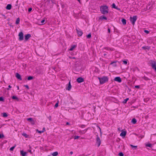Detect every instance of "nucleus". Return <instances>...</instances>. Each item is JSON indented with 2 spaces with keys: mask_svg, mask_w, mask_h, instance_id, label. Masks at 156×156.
<instances>
[{
  "mask_svg": "<svg viewBox=\"0 0 156 156\" xmlns=\"http://www.w3.org/2000/svg\"><path fill=\"white\" fill-rule=\"evenodd\" d=\"M24 86L26 88H27V89H29V87H28V85H25Z\"/></svg>",
  "mask_w": 156,
  "mask_h": 156,
  "instance_id": "47",
  "label": "nucleus"
},
{
  "mask_svg": "<svg viewBox=\"0 0 156 156\" xmlns=\"http://www.w3.org/2000/svg\"><path fill=\"white\" fill-rule=\"evenodd\" d=\"M70 154H73V152L72 151H71L70 152Z\"/></svg>",
  "mask_w": 156,
  "mask_h": 156,
  "instance_id": "52",
  "label": "nucleus"
},
{
  "mask_svg": "<svg viewBox=\"0 0 156 156\" xmlns=\"http://www.w3.org/2000/svg\"><path fill=\"white\" fill-rule=\"evenodd\" d=\"M105 49H107L108 50H111V49L108 48H105Z\"/></svg>",
  "mask_w": 156,
  "mask_h": 156,
  "instance_id": "48",
  "label": "nucleus"
},
{
  "mask_svg": "<svg viewBox=\"0 0 156 156\" xmlns=\"http://www.w3.org/2000/svg\"><path fill=\"white\" fill-rule=\"evenodd\" d=\"M127 102V98L125 99L124 101H123V103L124 104H125Z\"/></svg>",
  "mask_w": 156,
  "mask_h": 156,
  "instance_id": "40",
  "label": "nucleus"
},
{
  "mask_svg": "<svg viewBox=\"0 0 156 156\" xmlns=\"http://www.w3.org/2000/svg\"><path fill=\"white\" fill-rule=\"evenodd\" d=\"M4 101V99L2 97H0V101Z\"/></svg>",
  "mask_w": 156,
  "mask_h": 156,
  "instance_id": "38",
  "label": "nucleus"
},
{
  "mask_svg": "<svg viewBox=\"0 0 156 156\" xmlns=\"http://www.w3.org/2000/svg\"><path fill=\"white\" fill-rule=\"evenodd\" d=\"M69 122H66V125H69Z\"/></svg>",
  "mask_w": 156,
  "mask_h": 156,
  "instance_id": "51",
  "label": "nucleus"
},
{
  "mask_svg": "<svg viewBox=\"0 0 156 156\" xmlns=\"http://www.w3.org/2000/svg\"><path fill=\"white\" fill-rule=\"evenodd\" d=\"M128 90H129V91H131V90H130V89H129V88H128Z\"/></svg>",
  "mask_w": 156,
  "mask_h": 156,
  "instance_id": "58",
  "label": "nucleus"
},
{
  "mask_svg": "<svg viewBox=\"0 0 156 156\" xmlns=\"http://www.w3.org/2000/svg\"><path fill=\"white\" fill-rule=\"evenodd\" d=\"M98 78L99 80L100 83L101 84H103L106 82H107L108 80V77L107 76H103L101 78L98 77Z\"/></svg>",
  "mask_w": 156,
  "mask_h": 156,
  "instance_id": "2",
  "label": "nucleus"
},
{
  "mask_svg": "<svg viewBox=\"0 0 156 156\" xmlns=\"http://www.w3.org/2000/svg\"><path fill=\"white\" fill-rule=\"evenodd\" d=\"M24 37L25 41H27L31 37V35L28 34L25 35Z\"/></svg>",
  "mask_w": 156,
  "mask_h": 156,
  "instance_id": "10",
  "label": "nucleus"
},
{
  "mask_svg": "<svg viewBox=\"0 0 156 156\" xmlns=\"http://www.w3.org/2000/svg\"><path fill=\"white\" fill-rule=\"evenodd\" d=\"M20 154L22 156H26L27 153L23 151H20Z\"/></svg>",
  "mask_w": 156,
  "mask_h": 156,
  "instance_id": "16",
  "label": "nucleus"
},
{
  "mask_svg": "<svg viewBox=\"0 0 156 156\" xmlns=\"http://www.w3.org/2000/svg\"><path fill=\"white\" fill-rule=\"evenodd\" d=\"M16 145H15L14 146L11 147V148H10V151H12L13 150V149H14V148H15V147H16Z\"/></svg>",
  "mask_w": 156,
  "mask_h": 156,
  "instance_id": "32",
  "label": "nucleus"
},
{
  "mask_svg": "<svg viewBox=\"0 0 156 156\" xmlns=\"http://www.w3.org/2000/svg\"><path fill=\"white\" fill-rule=\"evenodd\" d=\"M96 143L98 144V147H99L101 144V140L98 135L96 139Z\"/></svg>",
  "mask_w": 156,
  "mask_h": 156,
  "instance_id": "5",
  "label": "nucleus"
},
{
  "mask_svg": "<svg viewBox=\"0 0 156 156\" xmlns=\"http://www.w3.org/2000/svg\"><path fill=\"white\" fill-rule=\"evenodd\" d=\"M20 21V19L19 18H18L16 20V24H18L19 23Z\"/></svg>",
  "mask_w": 156,
  "mask_h": 156,
  "instance_id": "26",
  "label": "nucleus"
},
{
  "mask_svg": "<svg viewBox=\"0 0 156 156\" xmlns=\"http://www.w3.org/2000/svg\"><path fill=\"white\" fill-rule=\"evenodd\" d=\"M147 9H150V7L148 8V6H147Z\"/></svg>",
  "mask_w": 156,
  "mask_h": 156,
  "instance_id": "53",
  "label": "nucleus"
},
{
  "mask_svg": "<svg viewBox=\"0 0 156 156\" xmlns=\"http://www.w3.org/2000/svg\"><path fill=\"white\" fill-rule=\"evenodd\" d=\"M130 146L132 147L133 150H136L137 149V146H134L132 144H130Z\"/></svg>",
  "mask_w": 156,
  "mask_h": 156,
  "instance_id": "19",
  "label": "nucleus"
},
{
  "mask_svg": "<svg viewBox=\"0 0 156 156\" xmlns=\"http://www.w3.org/2000/svg\"><path fill=\"white\" fill-rule=\"evenodd\" d=\"M76 30L78 34L79 35V36H81L83 34V32L82 31L79 29H76Z\"/></svg>",
  "mask_w": 156,
  "mask_h": 156,
  "instance_id": "9",
  "label": "nucleus"
},
{
  "mask_svg": "<svg viewBox=\"0 0 156 156\" xmlns=\"http://www.w3.org/2000/svg\"><path fill=\"white\" fill-rule=\"evenodd\" d=\"M131 122L133 124H135L136 122V120L135 119L133 118L132 119Z\"/></svg>",
  "mask_w": 156,
  "mask_h": 156,
  "instance_id": "21",
  "label": "nucleus"
},
{
  "mask_svg": "<svg viewBox=\"0 0 156 156\" xmlns=\"http://www.w3.org/2000/svg\"><path fill=\"white\" fill-rule=\"evenodd\" d=\"M111 64L114 67L116 66V65L115 62H111Z\"/></svg>",
  "mask_w": 156,
  "mask_h": 156,
  "instance_id": "28",
  "label": "nucleus"
},
{
  "mask_svg": "<svg viewBox=\"0 0 156 156\" xmlns=\"http://www.w3.org/2000/svg\"><path fill=\"white\" fill-rule=\"evenodd\" d=\"M143 78L145 80H150V79L148 78H147V77L145 76H144Z\"/></svg>",
  "mask_w": 156,
  "mask_h": 156,
  "instance_id": "29",
  "label": "nucleus"
},
{
  "mask_svg": "<svg viewBox=\"0 0 156 156\" xmlns=\"http://www.w3.org/2000/svg\"><path fill=\"white\" fill-rule=\"evenodd\" d=\"M108 33H110V30L109 28H108Z\"/></svg>",
  "mask_w": 156,
  "mask_h": 156,
  "instance_id": "49",
  "label": "nucleus"
},
{
  "mask_svg": "<svg viewBox=\"0 0 156 156\" xmlns=\"http://www.w3.org/2000/svg\"><path fill=\"white\" fill-rule=\"evenodd\" d=\"M151 66L152 68L156 71V62L153 61L151 63Z\"/></svg>",
  "mask_w": 156,
  "mask_h": 156,
  "instance_id": "6",
  "label": "nucleus"
},
{
  "mask_svg": "<svg viewBox=\"0 0 156 156\" xmlns=\"http://www.w3.org/2000/svg\"><path fill=\"white\" fill-rule=\"evenodd\" d=\"M80 137V136H75L74 137V139H78Z\"/></svg>",
  "mask_w": 156,
  "mask_h": 156,
  "instance_id": "39",
  "label": "nucleus"
},
{
  "mask_svg": "<svg viewBox=\"0 0 156 156\" xmlns=\"http://www.w3.org/2000/svg\"><path fill=\"white\" fill-rule=\"evenodd\" d=\"M99 19H100V20H103V19H104V20H107V18L106 17H105L104 16H101L99 17Z\"/></svg>",
  "mask_w": 156,
  "mask_h": 156,
  "instance_id": "22",
  "label": "nucleus"
},
{
  "mask_svg": "<svg viewBox=\"0 0 156 156\" xmlns=\"http://www.w3.org/2000/svg\"><path fill=\"white\" fill-rule=\"evenodd\" d=\"M114 80L119 83L121 82L122 81L121 79L119 77H115L114 79Z\"/></svg>",
  "mask_w": 156,
  "mask_h": 156,
  "instance_id": "11",
  "label": "nucleus"
},
{
  "mask_svg": "<svg viewBox=\"0 0 156 156\" xmlns=\"http://www.w3.org/2000/svg\"><path fill=\"white\" fill-rule=\"evenodd\" d=\"M22 135L25 136L26 138H27L28 137V135L25 133H23L22 134Z\"/></svg>",
  "mask_w": 156,
  "mask_h": 156,
  "instance_id": "27",
  "label": "nucleus"
},
{
  "mask_svg": "<svg viewBox=\"0 0 156 156\" xmlns=\"http://www.w3.org/2000/svg\"><path fill=\"white\" fill-rule=\"evenodd\" d=\"M17 89H18V90H19V86H17Z\"/></svg>",
  "mask_w": 156,
  "mask_h": 156,
  "instance_id": "57",
  "label": "nucleus"
},
{
  "mask_svg": "<svg viewBox=\"0 0 156 156\" xmlns=\"http://www.w3.org/2000/svg\"><path fill=\"white\" fill-rule=\"evenodd\" d=\"M123 63L125 64H127V61L126 60H124L123 61Z\"/></svg>",
  "mask_w": 156,
  "mask_h": 156,
  "instance_id": "45",
  "label": "nucleus"
},
{
  "mask_svg": "<svg viewBox=\"0 0 156 156\" xmlns=\"http://www.w3.org/2000/svg\"><path fill=\"white\" fill-rule=\"evenodd\" d=\"M12 98L13 99H16L17 101H19L18 98L15 96H13L12 97Z\"/></svg>",
  "mask_w": 156,
  "mask_h": 156,
  "instance_id": "25",
  "label": "nucleus"
},
{
  "mask_svg": "<svg viewBox=\"0 0 156 156\" xmlns=\"http://www.w3.org/2000/svg\"><path fill=\"white\" fill-rule=\"evenodd\" d=\"M71 87L72 86L71 85L70 81H69V83L68 87L66 88V90H70L71 89Z\"/></svg>",
  "mask_w": 156,
  "mask_h": 156,
  "instance_id": "13",
  "label": "nucleus"
},
{
  "mask_svg": "<svg viewBox=\"0 0 156 156\" xmlns=\"http://www.w3.org/2000/svg\"><path fill=\"white\" fill-rule=\"evenodd\" d=\"M58 106V103H56L55 105V107H57Z\"/></svg>",
  "mask_w": 156,
  "mask_h": 156,
  "instance_id": "44",
  "label": "nucleus"
},
{
  "mask_svg": "<svg viewBox=\"0 0 156 156\" xmlns=\"http://www.w3.org/2000/svg\"><path fill=\"white\" fill-rule=\"evenodd\" d=\"M2 114H3V117H6L7 116V114L6 113H2Z\"/></svg>",
  "mask_w": 156,
  "mask_h": 156,
  "instance_id": "31",
  "label": "nucleus"
},
{
  "mask_svg": "<svg viewBox=\"0 0 156 156\" xmlns=\"http://www.w3.org/2000/svg\"><path fill=\"white\" fill-rule=\"evenodd\" d=\"M108 9L106 5L102 6L100 7V11L103 14H105L108 13Z\"/></svg>",
  "mask_w": 156,
  "mask_h": 156,
  "instance_id": "1",
  "label": "nucleus"
},
{
  "mask_svg": "<svg viewBox=\"0 0 156 156\" xmlns=\"http://www.w3.org/2000/svg\"><path fill=\"white\" fill-rule=\"evenodd\" d=\"M44 22H45V20H43L42 21H41V23L42 24H43V23Z\"/></svg>",
  "mask_w": 156,
  "mask_h": 156,
  "instance_id": "41",
  "label": "nucleus"
},
{
  "mask_svg": "<svg viewBox=\"0 0 156 156\" xmlns=\"http://www.w3.org/2000/svg\"><path fill=\"white\" fill-rule=\"evenodd\" d=\"M119 156H123V154L122 153V152H120L119 154Z\"/></svg>",
  "mask_w": 156,
  "mask_h": 156,
  "instance_id": "37",
  "label": "nucleus"
},
{
  "mask_svg": "<svg viewBox=\"0 0 156 156\" xmlns=\"http://www.w3.org/2000/svg\"><path fill=\"white\" fill-rule=\"evenodd\" d=\"M122 22L123 25H125L126 24V20L124 19H122Z\"/></svg>",
  "mask_w": 156,
  "mask_h": 156,
  "instance_id": "23",
  "label": "nucleus"
},
{
  "mask_svg": "<svg viewBox=\"0 0 156 156\" xmlns=\"http://www.w3.org/2000/svg\"><path fill=\"white\" fill-rule=\"evenodd\" d=\"M126 134V131H123L122 132V133L120 134V136L122 137H124Z\"/></svg>",
  "mask_w": 156,
  "mask_h": 156,
  "instance_id": "15",
  "label": "nucleus"
},
{
  "mask_svg": "<svg viewBox=\"0 0 156 156\" xmlns=\"http://www.w3.org/2000/svg\"><path fill=\"white\" fill-rule=\"evenodd\" d=\"M12 5L11 4H8L6 6V9L7 10H10L11 9Z\"/></svg>",
  "mask_w": 156,
  "mask_h": 156,
  "instance_id": "17",
  "label": "nucleus"
},
{
  "mask_svg": "<svg viewBox=\"0 0 156 156\" xmlns=\"http://www.w3.org/2000/svg\"><path fill=\"white\" fill-rule=\"evenodd\" d=\"M45 128H43V130L42 131H45Z\"/></svg>",
  "mask_w": 156,
  "mask_h": 156,
  "instance_id": "54",
  "label": "nucleus"
},
{
  "mask_svg": "<svg viewBox=\"0 0 156 156\" xmlns=\"http://www.w3.org/2000/svg\"><path fill=\"white\" fill-rule=\"evenodd\" d=\"M58 152L57 151L55 152L52 154V155L53 156H56L58 155Z\"/></svg>",
  "mask_w": 156,
  "mask_h": 156,
  "instance_id": "24",
  "label": "nucleus"
},
{
  "mask_svg": "<svg viewBox=\"0 0 156 156\" xmlns=\"http://www.w3.org/2000/svg\"><path fill=\"white\" fill-rule=\"evenodd\" d=\"M19 36V40L20 41H22L23 39V34L22 32L19 33L18 35Z\"/></svg>",
  "mask_w": 156,
  "mask_h": 156,
  "instance_id": "4",
  "label": "nucleus"
},
{
  "mask_svg": "<svg viewBox=\"0 0 156 156\" xmlns=\"http://www.w3.org/2000/svg\"><path fill=\"white\" fill-rule=\"evenodd\" d=\"M99 129H100V133H101V128H100V127H99Z\"/></svg>",
  "mask_w": 156,
  "mask_h": 156,
  "instance_id": "56",
  "label": "nucleus"
},
{
  "mask_svg": "<svg viewBox=\"0 0 156 156\" xmlns=\"http://www.w3.org/2000/svg\"><path fill=\"white\" fill-rule=\"evenodd\" d=\"M16 77L19 80H21L22 78L20 75L18 73H16Z\"/></svg>",
  "mask_w": 156,
  "mask_h": 156,
  "instance_id": "12",
  "label": "nucleus"
},
{
  "mask_svg": "<svg viewBox=\"0 0 156 156\" xmlns=\"http://www.w3.org/2000/svg\"><path fill=\"white\" fill-rule=\"evenodd\" d=\"M146 147H151V146H152L151 144H146Z\"/></svg>",
  "mask_w": 156,
  "mask_h": 156,
  "instance_id": "34",
  "label": "nucleus"
},
{
  "mask_svg": "<svg viewBox=\"0 0 156 156\" xmlns=\"http://www.w3.org/2000/svg\"><path fill=\"white\" fill-rule=\"evenodd\" d=\"M129 100V98H127V101H128Z\"/></svg>",
  "mask_w": 156,
  "mask_h": 156,
  "instance_id": "61",
  "label": "nucleus"
},
{
  "mask_svg": "<svg viewBox=\"0 0 156 156\" xmlns=\"http://www.w3.org/2000/svg\"><path fill=\"white\" fill-rule=\"evenodd\" d=\"M79 2H80V0H77Z\"/></svg>",
  "mask_w": 156,
  "mask_h": 156,
  "instance_id": "59",
  "label": "nucleus"
},
{
  "mask_svg": "<svg viewBox=\"0 0 156 156\" xmlns=\"http://www.w3.org/2000/svg\"><path fill=\"white\" fill-rule=\"evenodd\" d=\"M144 32L147 34H148L149 32L148 30H144Z\"/></svg>",
  "mask_w": 156,
  "mask_h": 156,
  "instance_id": "42",
  "label": "nucleus"
},
{
  "mask_svg": "<svg viewBox=\"0 0 156 156\" xmlns=\"http://www.w3.org/2000/svg\"><path fill=\"white\" fill-rule=\"evenodd\" d=\"M8 87L9 88H11L12 87L10 85H9Z\"/></svg>",
  "mask_w": 156,
  "mask_h": 156,
  "instance_id": "55",
  "label": "nucleus"
},
{
  "mask_svg": "<svg viewBox=\"0 0 156 156\" xmlns=\"http://www.w3.org/2000/svg\"><path fill=\"white\" fill-rule=\"evenodd\" d=\"M76 81L78 83H81L84 81V79L81 77H79L77 79Z\"/></svg>",
  "mask_w": 156,
  "mask_h": 156,
  "instance_id": "7",
  "label": "nucleus"
},
{
  "mask_svg": "<svg viewBox=\"0 0 156 156\" xmlns=\"http://www.w3.org/2000/svg\"><path fill=\"white\" fill-rule=\"evenodd\" d=\"M37 131L38 132V133H43L44 132V131H39V130H38L37 129Z\"/></svg>",
  "mask_w": 156,
  "mask_h": 156,
  "instance_id": "36",
  "label": "nucleus"
},
{
  "mask_svg": "<svg viewBox=\"0 0 156 156\" xmlns=\"http://www.w3.org/2000/svg\"><path fill=\"white\" fill-rule=\"evenodd\" d=\"M48 119H49V120H51V116H49L48 117Z\"/></svg>",
  "mask_w": 156,
  "mask_h": 156,
  "instance_id": "50",
  "label": "nucleus"
},
{
  "mask_svg": "<svg viewBox=\"0 0 156 156\" xmlns=\"http://www.w3.org/2000/svg\"><path fill=\"white\" fill-rule=\"evenodd\" d=\"M135 87L137 88H140V86L139 85L135 86Z\"/></svg>",
  "mask_w": 156,
  "mask_h": 156,
  "instance_id": "43",
  "label": "nucleus"
},
{
  "mask_svg": "<svg viewBox=\"0 0 156 156\" xmlns=\"http://www.w3.org/2000/svg\"><path fill=\"white\" fill-rule=\"evenodd\" d=\"M106 55V54H104V55Z\"/></svg>",
  "mask_w": 156,
  "mask_h": 156,
  "instance_id": "60",
  "label": "nucleus"
},
{
  "mask_svg": "<svg viewBox=\"0 0 156 156\" xmlns=\"http://www.w3.org/2000/svg\"><path fill=\"white\" fill-rule=\"evenodd\" d=\"M32 10V8H30L28 9V11L29 12H30Z\"/></svg>",
  "mask_w": 156,
  "mask_h": 156,
  "instance_id": "46",
  "label": "nucleus"
},
{
  "mask_svg": "<svg viewBox=\"0 0 156 156\" xmlns=\"http://www.w3.org/2000/svg\"><path fill=\"white\" fill-rule=\"evenodd\" d=\"M137 19V16H133V17L131 16L130 18V20L132 24L134 25L135 22Z\"/></svg>",
  "mask_w": 156,
  "mask_h": 156,
  "instance_id": "3",
  "label": "nucleus"
},
{
  "mask_svg": "<svg viewBox=\"0 0 156 156\" xmlns=\"http://www.w3.org/2000/svg\"><path fill=\"white\" fill-rule=\"evenodd\" d=\"M112 7L115 8V9H116L119 10H120V9L119 8H118V7L116 6L115 4V3H113L112 4Z\"/></svg>",
  "mask_w": 156,
  "mask_h": 156,
  "instance_id": "18",
  "label": "nucleus"
},
{
  "mask_svg": "<svg viewBox=\"0 0 156 156\" xmlns=\"http://www.w3.org/2000/svg\"><path fill=\"white\" fill-rule=\"evenodd\" d=\"M76 45H73L71 46V48L69 49V50L70 51H73L74 49L76 47Z\"/></svg>",
  "mask_w": 156,
  "mask_h": 156,
  "instance_id": "20",
  "label": "nucleus"
},
{
  "mask_svg": "<svg viewBox=\"0 0 156 156\" xmlns=\"http://www.w3.org/2000/svg\"><path fill=\"white\" fill-rule=\"evenodd\" d=\"M27 120L31 122V124L34 125L35 124V121L34 119L31 118H29L27 119Z\"/></svg>",
  "mask_w": 156,
  "mask_h": 156,
  "instance_id": "8",
  "label": "nucleus"
},
{
  "mask_svg": "<svg viewBox=\"0 0 156 156\" xmlns=\"http://www.w3.org/2000/svg\"><path fill=\"white\" fill-rule=\"evenodd\" d=\"M91 37V34L90 33L87 36V37L88 38H90Z\"/></svg>",
  "mask_w": 156,
  "mask_h": 156,
  "instance_id": "35",
  "label": "nucleus"
},
{
  "mask_svg": "<svg viewBox=\"0 0 156 156\" xmlns=\"http://www.w3.org/2000/svg\"><path fill=\"white\" fill-rule=\"evenodd\" d=\"M4 137V135L3 134H1L0 133V138L2 139Z\"/></svg>",
  "mask_w": 156,
  "mask_h": 156,
  "instance_id": "33",
  "label": "nucleus"
},
{
  "mask_svg": "<svg viewBox=\"0 0 156 156\" xmlns=\"http://www.w3.org/2000/svg\"><path fill=\"white\" fill-rule=\"evenodd\" d=\"M33 77L32 76H29L27 78V80H30L33 79Z\"/></svg>",
  "mask_w": 156,
  "mask_h": 156,
  "instance_id": "30",
  "label": "nucleus"
},
{
  "mask_svg": "<svg viewBox=\"0 0 156 156\" xmlns=\"http://www.w3.org/2000/svg\"><path fill=\"white\" fill-rule=\"evenodd\" d=\"M142 48L145 50H149L150 49V47L148 46H145L142 47Z\"/></svg>",
  "mask_w": 156,
  "mask_h": 156,
  "instance_id": "14",
  "label": "nucleus"
}]
</instances>
